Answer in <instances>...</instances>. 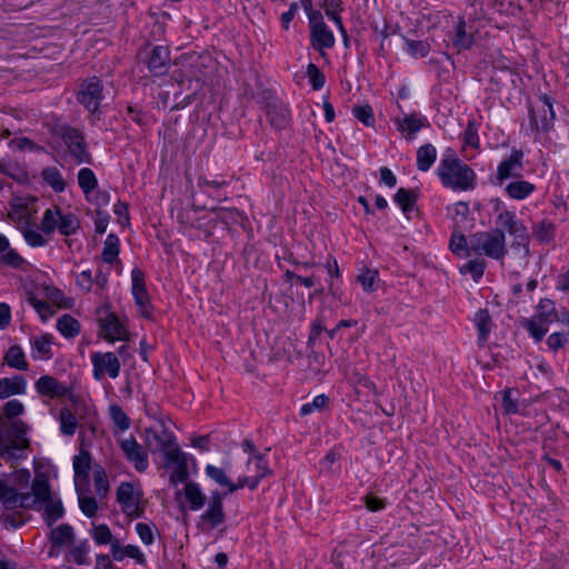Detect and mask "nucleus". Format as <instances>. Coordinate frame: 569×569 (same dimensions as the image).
<instances>
[{
  "label": "nucleus",
  "instance_id": "f257e3e1",
  "mask_svg": "<svg viewBox=\"0 0 569 569\" xmlns=\"http://www.w3.org/2000/svg\"><path fill=\"white\" fill-rule=\"evenodd\" d=\"M441 184L452 191H471L477 186V176L473 169L457 157L453 150L448 149L437 168Z\"/></svg>",
  "mask_w": 569,
  "mask_h": 569
},
{
  "label": "nucleus",
  "instance_id": "f03ea898",
  "mask_svg": "<svg viewBox=\"0 0 569 569\" xmlns=\"http://www.w3.org/2000/svg\"><path fill=\"white\" fill-rule=\"evenodd\" d=\"M49 493L50 486L43 476H36L30 492H18L17 488L0 478V503L8 510L18 508L34 509L40 501L49 497Z\"/></svg>",
  "mask_w": 569,
  "mask_h": 569
},
{
  "label": "nucleus",
  "instance_id": "7ed1b4c3",
  "mask_svg": "<svg viewBox=\"0 0 569 569\" xmlns=\"http://www.w3.org/2000/svg\"><path fill=\"white\" fill-rule=\"evenodd\" d=\"M496 223L503 228L512 238L510 249L513 259L520 267L527 266L530 257V236L522 221L518 220L515 212L502 210Z\"/></svg>",
  "mask_w": 569,
  "mask_h": 569
},
{
  "label": "nucleus",
  "instance_id": "20e7f679",
  "mask_svg": "<svg viewBox=\"0 0 569 569\" xmlns=\"http://www.w3.org/2000/svg\"><path fill=\"white\" fill-rule=\"evenodd\" d=\"M470 248L473 254L502 261L508 253L505 229L499 226L470 234Z\"/></svg>",
  "mask_w": 569,
  "mask_h": 569
},
{
  "label": "nucleus",
  "instance_id": "39448f33",
  "mask_svg": "<svg viewBox=\"0 0 569 569\" xmlns=\"http://www.w3.org/2000/svg\"><path fill=\"white\" fill-rule=\"evenodd\" d=\"M254 467L258 470L257 475L243 476L239 477L238 482H232L229 477L226 475L224 470L221 468L214 467L212 465H208L206 467V475L216 481L220 486H224L228 488V492L232 493L233 491L248 487L250 490L257 488L259 481L271 473V470L267 466L263 456H258L254 461Z\"/></svg>",
  "mask_w": 569,
  "mask_h": 569
},
{
  "label": "nucleus",
  "instance_id": "423d86ee",
  "mask_svg": "<svg viewBox=\"0 0 569 569\" xmlns=\"http://www.w3.org/2000/svg\"><path fill=\"white\" fill-rule=\"evenodd\" d=\"M103 97V83L98 77L84 80L77 92L78 102L92 114L99 112Z\"/></svg>",
  "mask_w": 569,
  "mask_h": 569
},
{
  "label": "nucleus",
  "instance_id": "0eeeda50",
  "mask_svg": "<svg viewBox=\"0 0 569 569\" xmlns=\"http://www.w3.org/2000/svg\"><path fill=\"white\" fill-rule=\"evenodd\" d=\"M138 59L147 66L152 76L159 77L168 71L170 51L164 46L146 47L139 51Z\"/></svg>",
  "mask_w": 569,
  "mask_h": 569
},
{
  "label": "nucleus",
  "instance_id": "6e6552de",
  "mask_svg": "<svg viewBox=\"0 0 569 569\" xmlns=\"http://www.w3.org/2000/svg\"><path fill=\"white\" fill-rule=\"evenodd\" d=\"M203 67L204 64L201 61V58L198 57L193 60L183 62L180 69L173 71L172 77L180 87L187 86L188 90H193V92H196L203 83Z\"/></svg>",
  "mask_w": 569,
  "mask_h": 569
},
{
  "label": "nucleus",
  "instance_id": "1a4fd4ad",
  "mask_svg": "<svg viewBox=\"0 0 569 569\" xmlns=\"http://www.w3.org/2000/svg\"><path fill=\"white\" fill-rule=\"evenodd\" d=\"M530 121L537 130L548 131L551 129L555 120V111L551 99L547 96L538 97L530 103Z\"/></svg>",
  "mask_w": 569,
  "mask_h": 569
},
{
  "label": "nucleus",
  "instance_id": "9d476101",
  "mask_svg": "<svg viewBox=\"0 0 569 569\" xmlns=\"http://www.w3.org/2000/svg\"><path fill=\"white\" fill-rule=\"evenodd\" d=\"M60 137L78 164L90 163L91 156L87 150L84 137L78 129L69 126L61 127Z\"/></svg>",
  "mask_w": 569,
  "mask_h": 569
},
{
  "label": "nucleus",
  "instance_id": "9b49d317",
  "mask_svg": "<svg viewBox=\"0 0 569 569\" xmlns=\"http://www.w3.org/2000/svg\"><path fill=\"white\" fill-rule=\"evenodd\" d=\"M142 493L136 491L132 483L121 482L117 489V501L121 506V510L130 518H140L144 508L141 505Z\"/></svg>",
  "mask_w": 569,
  "mask_h": 569
},
{
  "label": "nucleus",
  "instance_id": "f8f14e48",
  "mask_svg": "<svg viewBox=\"0 0 569 569\" xmlns=\"http://www.w3.org/2000/svg\"><path fill=\"white\" fill-rule=\"evenodd\" d=\"M119 447L127 461L133 465L138 472H143L149 467L148 452L133 436L118 440Z\"/></svg>",
  "mask_w": 569,
  "mask_h": 569
},
{
  "label": "nucleus",
  "instance_id": "ddd939ff",
  "mask_svg": "<svg viewBox=\"0 0 569 569\" xmlns=\"http://www.w3.org/2000/svg\"><path fill=\"white\" fill-rule=\"evenodd\" d=\"M226 493H221L218 490H214L210 493L207 509L200 516L201 522L207 526L209 529L218 528L223 525L226 521V512L223 510V498Z\"/></svg>",
  "mask_w": 569,
  "mask_h": 569
},
{
  "label": "nucleus",
  "instance_id": "4468645a",
  "mask_svg": "<svg viewBox=\"0 0 569 569\" xmlns=\"http://www.w3.org/2000/svg\"><path fill=\"white\" fill-rule=\"evenodd\" d=\"M93 377L100 380L106 373L116 379L120 373V361L113 352H94L91 356Z\"/></svg>",
  "mask_w": 569,
  "mask_h": 569
},
{
  "label": "nucleus",
  "instance_id": "2eb2a0df",
  "mask_svg": "<svg viewBox=\"0 0 569 569\" xmlns=\"http://www.w3.org/2000/svg\"><path fill=\"white\" fill-rule=\"evenodd\" d=\"M166 467L171 468L170 482L177 486L179 482H186L189 478L188 462L186 453L179 448L166 452L163 456Z\"/></svg>",
  "mask_w": 569,
  "mask_h": 569
},
{
  "label": "nucleus",
  "instance_id": "dca6fc26",
  "mask_svg": "<svg viewBox=\"0 0 569 569\" xmlns=\"http://www.w3.org/2000/svg\"><path fill=\"white\" fill-rule=\"evenodd\" d=\"M132 295L139 312L144 318L151 317L150 296L144 284V273L141 269L134 268L131 271Z\"/></svg>",
  "mask_w": 569,
  "mask_h": 569
},
{
  "label": "nucleus",
  "instance_id": "f3484780",
  "mask_svg": "<svg viewBox=\"0 0 569 569\" xmlns=\"http://www.w3.org/2000/svg\"><path fill=\"white\" fill-rule=\"evenodd\" d=\"M146 436L147 446L152 448L154 443L156 449L161 451L163 456H166V452L173 450L174 447H179L174 435L168 431L164 427H161L160 430L148 428L146 430Z\"/></svg>",
  "mask_w": 569,
  "mask_h": 569
},
{
  "label": "nucleus",
  "instance_id": "a211bd4d",
  "mask_svg": "<svg viewBox=\"0 0 569 569\" xmlns=\"http://www.w3.org/2000/svg\"><path fill=\"white\" fill-rule=\"evenodd\" d=\"M34 388L39 395L50 399L63 398L70 391L67 386L61 383L57 378L49 375L40 377L36 381Z\"/></svg>",
  "mask_w": 569,
  "mask_h": 569
},
{
  "label": "nucleus",
  "instance_id": "6ab92c4d",
  "mask_svg": "<svg viewBox=\"0 0 569 569\" xmlns=\"http://www.w3.org/2000/svg\"><path fill=\"white\" fill-rule=\"evenodd\" d=\"M523 152L512 150L508 159L500 162L497 170V180L502 183L505 180L521 176Z\"/></svg>",
  "mask_w": 569,
  "mask_h": 569
},
{
  "label": "nucleus",
  "instance_id": "aec40b11",
  "mask_svg": "<svg viewBox=\"0 0 569 569\" xmlns=\"http://www.w3.org/2000/svg\"><path fill=\"white\" fill-rule=\"evenodd\" d=\"M310 22L312 47L318 51L332 48L335 44V37L326 23L322 21H315L313 17L310 18Z\"/></svg>",
  "mask_w": 569,
  "mask_h": 569
},
{
  "label": "nucleus",
  "instance_id": "412c9836",
  "mask_svg": "<svg viewBox=\"0 0 569 569\" xmlns=\"http://www.w3.org/2000/svg\"><path fill=\"white\" fill-rule=\"evenodd\" d=\"M451 40L458 51L468 50L473 44V32L463 18H459Z\"/></svg>",
  "mask_w": 569,
  "mask_h": 569
},
{
  "label": "nucleus",
  "instance_id": "4be33fe9",
  "mask_svg": "<svg viewBox=\"0 0 569 569\" xmlns=\"http://www.w3.org/2000/svg\"><path fill=\"white\" fill-rule=\"evenodd\" d=\"M91 469V456L87 450H80L73 458L74 483L78 487L80 482H88L89 471Z\"/></svg>",
  "mask_w": 569,
  "mask_h": 569
},
{
  "label": "nucleus",
  "instance_id": "5701e85b",
  "mask_svg": "<svg viewBox=\"0 0 569 569\" xmlns=\"http://www.w3.org/2000/svg\"><path fill=\"white\" fill-rule=\"evenodd\" d=\"M101 328L104 332V338L110 341L123 340L127 333L124 327L113 313L108 315L101 321Z\"/></svg>",
  "mask_w": 569,
  "mask_h": 569
},
{
  "label": "nucleus",
  "instance_id": "b1692460",
  "mask_svg": "<svg viewBox=\"0 0 569 569\" xmlns=\"http://www.w3.org/2000/svg\"><path fill=\"white\" fill-rule=\"evenodd\" d=\"M27 381L22 376L0 379V399H6L13 395H21L26 391Z\"/></svg>",
  "mask_w": 569,
  "mask_h": 569
},
{
  "label": "nucleus",
  "instance_id": "393cba45",
  "mask_svg": "<svg viewBox=\"0 0 569 569\" xmlns=\"http://www.w3.org/2000/svg\"><path fill=\"white\" fill-rule=\"evenodd\" d=\"M24 259L13 249H10L8 238L0 233V263L11 268H20Z\"/></svg>",
  "mask_w": 569,
  "mask_h": 569
},
{
  "label": "nucleus",
  "instance_id": "a878e982",
  "mask_svg": "<svg viewBox=\"0 0 569 569\" xmlns=\"http://www.w3.org/2000/svg\"><path fill=\"white\" fill-rule=\"evenodd\" d=\"M449 248L453 254L460 258H467L473 253L470 248V236L466 238L459 229H455L452 232Z\"/></svg>",
  "mask_w": 569,
  "mask_h": 569
},
{
  "label": "nucleus",
  "instance_id": "bb28decb",
  "mask_svg": "<svg viewBox=\"0 0 569 569\" xmlns=\"http://www.w3.org/2000/svg\"><path fill=\"white\" fill-rule=\"evenodd\" d=\"M559 311L560 310L556 309V305L552 300L541 299L537 307V313L535 318L538 319L539 322L548 326L558 321Z\"/></svg>",
  "mask_w": 569,
  "mask_h": 569
},
{
  "label": "nucleus",
  "instance_id": "cd10ccee",
  "mask_svg": "<svg viewBox=\"0 0 569 569\" xmlns=\"http://www.w3.org/2000/svg\"><path fill=\"white\" fill-rule=\"evenodd\" d=\"M32 346V357L39 358L43 360H49L52 358L51 345L52 338L50 335H43L40 337H34L30 340Z\"/></svg>",
  "mask_w": 569,
  "mask_h": 569
},
{
  "label": "nucleus",
  "instance_id": "c85d7f7f",
  "mask_svg": "<svg viewBox=\"0 0 569 569\" xmlns=\"http://www.w3.org/2000/svg\"><path fill=\"white\" fill-rule=\"evenodd\" d=\"M184 496L191 510H200L204 506L206 496L198 483L193 481L186 482Z\"/></svg>",
  "mask_w": 569,
  "mask_h": 569
},
{
  "label": "nucleus",
  "instance_id": "c756f323",
  "mask_svg": "<svg viewBox=\"0 0 569 569\" xmlns=\"http://www.w3.org/2000/svg\"><path fill=\"white\" fill-rule=\"evenodd\" d=\"M475 323L478 329V340L480 345H483L488 340V336L492 328V320L487 309H480L475 316Z\"/></svg>",
  "mask_w": 569,
  "mask_h": 569
},
{
  "label": "nucleus",
  "instance_id": "7c9ffc66",
  "mask_svg": "<svg viewBox=\"0 0 569 569\" xmlns=\"http://www.w3.org/2000/svg\"><path fill=\"white\" fill-rule=\"evenodd\" d=\"M436 158L437 149L431 143L421 146L417 150V168L423 172L428 171L435 163Z\"/></svg>",
  "mask_w": 569,
  "mask_h": 569
},
{
  "label": "nucleus",
  "instance_id": "2f4dec72",
  "mask_svg": "<svg viewBox=\"0 0 569 569\" xmlns=\"http://www.w3.org/2000/svg\"><path fill=\"white\" fill-rule=\"evenodd\" d=\"M26 446L24 439L7 441L0 436V457L7 461H13L18 459L17 451L22 450Z\"/></svg>",
  "mask_w": 569,
  "mask_h": 569
},
{
  "label": "nucleus",
  "instance_id": "473e14b6",
  "mask_svg": "<svg viewBox=\"0 0 569 569\" xmlns=\"http://www.w3.org/2000/svg\"><path fill=\"white\" fill-rule=\"evenodd\" d=\"M469 204L465 201H458L447 207V214L455 224V229H460L469 216Z\"/></svg>",
  "mask_w": 569,
  "mask_h": 569
},
{
  "label": "nucleus",
  "instance_id": "72a5a7b5",
  "mask_svg": "<svg viewBox=\"0 0 569 569\" xmlns=\"http://www.w3.org/2000/svg\"><path fill=\"white\" fill-rule=\"evenodd\" d=\"M535 190V186L525 180H517L506 186L507 194L517 200H521L530 196Z\"/></svg>",
  "mask_w": 569,
  "mask_h": 569
},
{
  "label": "nucleus",
  "instance_id": "f704fd0d",
  "mask_svg": "<svg viewBox=\"0 0 569 569\" xmlns=\"http://www.w3.org/2000/svg\"><path fill=\"white\" fill-rule=\"evenodd\" d=\"M42 180L56 192H62L66 189V182L60 171L56 167H46L41 171Z\"/></svg>",
  "mask_w": 569,
  "mask_h": 569
},
{
  "label": "nucleus",
  "instance_id": "c9c22d12",
  "mask_svg": "<svg viewBox=\"0 0 569 569\" xmlns=\"http://www.w3.org/2000/svg\"><path fill=\"white\" fill-rule=\"evenodd\" d=\"M40 503H46L44 507V520L48 526H52L58 519H60L63 515V507L60 500H53L51 499V492L49 493V497L40 501Z\"/></svg>",
  "mask_w": 569,
  "mask_h": 569
},
{
  "label": "nucleus",
  "instance_id": "e433bc0d",
  "mask_svg": "<svg viewBox=\"0 0 569 569\" xmlns=\"http://www.w3.org/2000/svg\"><path fill=\"white\" fill-rule=\"evenodd\" d=\"M79 228H80V221L74 213H71V212L63 213L62 211L60 212V218H59L57 229L62 236H66V237L72 236V234L77 233Z\"/></svg>",
  "mask_w": 569,
  "mask_h": 569
},
{
  "label": "nucleus",
  "instance_id": "4c0bfd02",
  "mask_svg": "<svg viewBox=\"0 0 569 569\" xmlns=\"http://www.w3.org/2000/svg\"><path fill=\"white\" fill-rule=\"evenodd\" d=\"M61 209L57 206L48 208L42 216L40 228L43 233L51 234L57 228Z\"/></svg>",
  "mask_w": 569,
  "mask_h": 569
},
{
  "label": "nucleus",
  "instance_id": "58836bf2",
  "mask_svg": "<svg viewBox=\"0 0 569 569\" xmlns=\"http://www.w3.org/2000/svg\"><path fill=\"white\" fill-rule=\"evenodd\" d=\"M50 539L53 545L61 547L67 542H73V528L68 523H62L51 530Z\"/></svg>",
  "mask_w": 569,
  "mask_h": 569
},
{
  "label": "nucleus",
  "instance_id": "ea45409f",
  "mask_svg": "<svg viewBox=\"0 0 569 569\" xmlns=\"http://www.w3.org/2000/svg\"><path fill=\"white\" fill-rule=\"evenodd\" d=\"M4 360L8 366L16 368L18 370H27L28 362L24 358V352L20 346H11L6 352Z\"/></svg>",
  "mask_w": 569,
  "mask_h": 569
},
{
  "label": "nucleus",
  "instance_id": "a19ab883",
  "mask_svg": "<svg viewBox=\"0 0 569 569\" xmlns=\"http://www.w3.org/2000/svg\"><path fill=\"white\" fill-rule=\"evenodd\" d=\"M60 430L64 436H73L78 421L74 413L69 408H62L59 412Z\"/></svg>",
  "mask_w": 569,
  "mask_h": 569
},
{
  "label": "nucleus",
  "instance_id": "79ce46f5",
  "mask_svg": "<svg viewBox=\"0 0 569 569\" xmlns=\"http://www.w3.org/2000/svg\"><path fill=\"white\" fill-rule=\"evenodd\" d=\"M57 329L62 336L72 338L80 332V325L72 316L63 315L57 321Z\"/></svg>",
  "mask_w": 569,
  "mask_h": 569
},
{
  "label": "nucleus",
  "instance_id": "37998d69",
  "mask_svg": "<svg viewBox=\"0 0 569 569\" xmlns=\"http://www.w3.org/2000/svg\"><path fill=\"white\" fill-rule=\"evenodd\" d=\"M119 254V238L114 233H109L104 240L102 250V260L106 263H113Z\"/></svg>",
  "mask_w": 569,
  "mask_h": 569
},
{
  "label": "nucleus",
  "instance_id": "c03bdc74",
  "mask_svg": "<svg viewBox=\"0 0 569 569\" xmlns=\"http://www.w3.org/2000/svg\"><path fill=\"white\" fill-rule=\"evenodd\" d=\"M423 118H417L415 114H409L398 120L397 123L398 129L400 131H407L408 139H412V137L423 127Z\"/></svg>",
  "mask_w": 569,
  "mask_h": 569
},
{
  "label": "nucleus",
  "instance_id": "a18cd8bd",
  "mask_svg": "<svg viewBox=\"0 0 569 569\" xmlns=\"http://www.w3.org/2000/svg\"><path fill=\"white\" fill-rule=\"evenodd\" d=\"M78 183L82 192L88 196L97 188L98 180L90 168H82L78 172Z\"/></svg>",
  "mask_w": 569,
  "mask_h": 569
},
{
  "label": "nucleus",
  "instance_id": "49530a36",
  "mask_svg": "<svg viewBox=\"0 0 569 569\" xmlns=\"http://www.w3.org/2000/svg\"><path fill=\"white\" fill-rule=\"evenodd\" d=\"M416 193L413 190L400 188L396 192L393 200L399 204L403 213L411 211L416 204Z\"/></svg>",
  "mask_w": 569,
  "mask_h": 569
},
{
  "label": "nucleus",
  "instance_id": "de8ad7c7",
  "mask_svg": "<svg viewBox=\"0 0 569 569\" xmlns=\"http://www.w3.org/2000/svg\"><path fill=\"white\" fill-rule=\"evenodd\" d=\"M267 116L273 127L281 129L284 128L288 122L289 112L286 108L272 104L268 106Z\"/></svg>",
  "mask_w": 569,
  "mask_h": 569
},
{
  "label": "nucleus",
  "instance_id": "09e8293b",
  "mask_svg": "<svg viewBox=\"0 0 569 569\" xmlns=\"http://www.w3.org/2000/svg\"><path fill=\"white\" fill-rule=\"evenodd\" d=\"M322 7L328 18L335 21L339 29L341 30V32L346 34L342 20L339 14L341 10V0H322Z\"/></svg>",
  "mask_w": 569,
  "mask_h": 569
},
{
  "label": "nucleus",
  "instance_id": "8fccbe9b",
  "mask_svg": "<svg viewBox=\"0 0 569 569\" xmlns=\"http://www.w3.org/2000/svg\"><path fill=\"white\" fill-rule=\"evenodd\" d=\"M110 417L113 423L121 430L126 431L130 428V418L118 405H111L109 408Z\"/></svg>",
  "mask_w": 569,
  "mask_h": 569
},
{
  "label": "nucleus",
  "instance_id": "3c124183",
  "mask_svg": "<svg viewBox=\"0 0 569 569\" xmlns=\"http://www.w3.org/2000/svg\"><path fill=\"white\" fill-rule=\"evenodd\" d=\"M486 269V261L483 259L469 260L465 266L461 267L462 273H470L475 281L482 278Z\"/></svg>",
  "mask_w": 569,
  "mask_h": 569
},
{
  "label": "nucleus",
  "instance_id": "603ef678",
  "mask_svg": "<svg viewBox=\"0 0 569 569\" xmlns=\"http://www.w3.org/2000/svg\"><path fill=\"white\" fill-rule=\"evenodd\" d=\"M353 117L362 122L366 127H373L375 116L372 108L369 104L355 106L352 108Z\"/></svg>",
  "mask_w": 569,
  "mask_h": 569
},
{
  "label": "nucleus",
  "instance_id": "864d4df0",
  "mask_svg": "<svg viewBox=\"0 0 569 569\" xmlns=\"http://www.w3.org/2000/svg\"><path fill=\"white\" fill-rule=\"evenodd\" d=\"M406 51L415 58H425L430 51V47L426 41L406 40Z\"/></svg>",
  "mask_w": 569,
  "mask_h": 569
},
{
  "label": "nucleus",
  "instance_id": "5fc2aeb1",
  "mask_svg": "<svg viewBox=\"0 0 569 569\" xmlns=\"http://www.w3.org/2000/svg\"><path fill=\"white\" fill-rule=\"evenodd\" d=\"M28 302L36 309L43 321L53 316V310L46 300L38 299L34 295H29Z\"/></svg>",
  "mask_w": 569,
  "mask_h": 569
},
{
  "label": "nucleus",
  "instance_id": "6e6d98bb",
  "mask_svg": "<svg viewBox=\"0 0 569 569\" xmlns=\"http://www.w3.org/2000/svg\"><path fill=\"white\" fill-rule=\"evenodd\" d=\"M22 234L26 242L30 247H43L47 243V240L43 238V236L38 230L31 228L29 223H27V226L22 229Z\"/></svg>",
  "mask_w": 569,
  "mask_h": 569
},
{
  "label": "nucleus",
  "instance_id": "4d7b16f0",
  "mask_svg": "<svg viewBox=\"0 0 569 569\" xmlns=\"http://www.w3.org/2000/svg\"><path fill=\"white\" fill-rule=\"evenodd\" d=\"M92 538L98 545H108L114 541L111 530L107 525L94 526Z\"/></svg>",
  "mask_w": 569,
  "mask_h": 569
},
{
  "label": "nucleus",
  "instance_id": "13d9d810",
  "mask_svg": "<svg viewBox=\"0 0 569 569\" xmlns=\"http://www.w3.org/2000/svg\"><path fill=\"white\" fill-rule=\"evenodd\" d=\"M329 402V398L326 395H318L311 402L302 405L300 408V415L307 416L316 410H322Z\"/></svg>",
  "mask_w": 569,
  "mask_h": 569
},
{
  "label": "nucleus",
  "instance_id": "bf43d9fd",
  "mask_svg": "<svg viewBox=\"0 0 569 569\" xmlns=\"http://www.w3.org/2000/svg\"><path fill=\"white\" fill-rule=\"evenodd\" d=\"M525 327L536 341H540L548 331L547 325L539 322L535 317L526 320Z\"/></svg>",
  "mask_w": 569,
  "mask_h": 569
},
{
  "label": "nucleus",
  "instance_id": "052dcab7",
  "mask_svg": "<svg viewBox=\"0 0 569 569\" xmlns=\"http://www.w3.org/2000/svg\"><path fill=\"white\" fill-rule=\"evenodd\" d=\"M378 272L371 269H365L358 277V281L361 283L365 291L371 292L376 290V280Z\"/></svg>",
  "mask_w": 569,
  "mask_h": 569
},
{
  "label": "nucleus",
  "instance_id": "680f3d73",
  "mask_svg": "<svg viewBox=\"0 0 569 569\" xmlns=\"http://www.w3.org/2000/svg\"><path fill=\"white\" fill-rule=\"evenodd\" d=\"M9 146L19 151H34L40 152L43 151V147L36 144L31 139L27 137L14 138L9 142Z\"/></svg>",
  "mask_w": 569,
  "mask_h": 569
},
{
  "label": "nucleus",
  "instance_id": "e2e57ef3",
  "mask_svg": "<svg viewBox=\"0 0 569 569\" xmlns=\"http://www.w3.org/2000/svg\"><path fill=\"white\" fill-rule=\"evenodd\" d=\"M307 76L313 90H320L323 87L326 78L315 63L308 64Z\"/></svg>",
  "mask_w": 569,
  "mask_h": 569
},
{
  "label": "nucleus",
  "instance_id": "0e129e2a",
  "mask_svg": "<svg viewBox=\"0 0 569 569\" xmlns=\"http://www.w3.org/2000/svg\"><path fill=\"white\" fill-rule=\"evenodd\" d=\"M94 488L99 496L103 497L109 490V482L107 475L102 468H98L93 472Z\"/></svg>",
  "mask_w": 569,
  "mask_h": 569
},
{
  "label": "nucleus",
  "instance_id": "69168bd1",
  "mask_svg": "<svg viewBox=\"0 0 569 569\" xmlns=\"http://www.w3.org/2000/svg\"><path fill=\"white\" fill-rule=\"evenodd\" d=\"M79 507L84 516L94 517L98 511V502L96 498L79 495Z\"/></svg>",
  "mask_w": 569,
  "mask_h": 569
},
{
  "label": "nucleus",
  "instance_id": "338daca9",
  "mask_svg": "<svg viewBox=\"0 0 569 569\" xmlns=\"http://www.w3.org/2000/svg\"><path fill=\"white\" fill-rule=\"evenodd\" d=\"M555 233V227L550 221L542 220L537 229H536V237L541 242H548L552 239Z\"/></svg>",
  "mask_w": 569,
  "mask_h": 569
},
{
  "label": "nucleus",
  "instance_id": "774afa93",
  "mask_svg": "<svg viewBox=\"0 0 569 569\" xmlns=\"http://www.w3.org/2000/svg\"><path fill=\"white\" fill-rule=\"evenodd\" d=\"M44 297L50 300L53 305L60 308H68L69 305L64 302L63 292L56 287H44Z\"/></svg>",
  "mask_w": 569,
  "mask_h": 569
}]
</instances>
